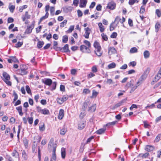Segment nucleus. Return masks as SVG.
Here are the masks:
<instances>
[{"label": "nucleus", "instance_id": "12", "mask_svg": "<svg viewBox=\"0 0 161 161\" xmlns=\"http://www.w3.org/2000/svg\"><path fill=\"white\" fill-rule=\"evenodd\" d=\"M31 17V15L28 14V11H26L25 15L22 16V19L23 21H25L26 19H30Z\"/></svg>", "mask_w": 161, "mask_h": 161}, {"label": "nucleus", "instance_id": "53", "mask_svg": "<svg viewBox=\"0 0 161 161\" xmlns=\"http://www.w3.org/2000/svg\"><path fill=\"white\" fill-rule=\"evenodd\" d=\"M33 118L32 117H29L28 118L27 120H28L29 123L30 124H32L33 122Z\"/></svg>", "mask_w": 161, "mask_h": 161}, {"label": "nucleus", "instance_id": "24", "mask_svg": "<svg viewBox=\"0 0 161 161\" xmlns=\"http://www.w3.org/2000/svg\"><path fill=\"white\" fill-rule=\"evenodd\" d=\"M89 103V102L88 101H86L84 103L82 108V109L83 111H85L86 108L88 105Z\"/></svg>", "mask_w": 161, "mask_h": 161}, {"label": "nucleus", "instance_id": "17", "mask_svg": "<svg viewBox=\"0 0 161 161\" xmlns=\"http://www.w3.org/2000/svg\"><path fill=\"white\" fill-rule=\"evenodd\" d=\"M56 156L53 155L52 156V157L51 158L50 161H49L48 157H45L44 159V161H56Z\"/></svg>", "mask_w": 161, "mask_h": 161}, {"label": "nucleus", "instance_id": "54", "mask_svg": "<svg viewBox=\"0 0 161 161\" xmlns=\"http://www.w3.org/2000/svg\"><path fill=\"white\" fill-rule=\"evenodd\" d=\"M23 42H19L16 44L15 47H19L22 46V45H23Z\"/></svg>", "mask_w": 161, "mask_h": 161}, {"label": "nucleus", "instance_id": "9", "mask_svg": "<svg viewBox=\"0 0 161 161\" xmlns=\"http://www.w3.org/2000/svg\"><path fill=\"white\" fill-rule=\"evenodd\" d=\"M126 100L125 99H123L120 101L118 103L115 104L113 107V108H116L120 106L123 105V104L125 102Z\"/></svg>", "mask_w": 161, "mask_h": 161}, {"label": "nucleus", "instance_id": "63", "mask_svg": "<svg viewBox=\"0 0 161 161\" xmlns=\"http://www.w3.org/2000/svg\"><path fill=\"white\" fill-rule=\"evenodd\" d=\"M57 102L60 104H62L64 102L62 98H58L57 99Z\"/></svg>", "mask_w": 161, "mask_h": 161}, {"label": "nucleus", "instance_id": "42", "mask_svg": "<svg viewBox=\"0 0 161 161\" xmlns=\"http://www.w3.org/2000/svg\"><path fill=\"white\" fill-rule=\"evenodd\" d=\"M67 130L64 128H62L60 130V133L61 135H64L66 133Z\"/></svg>", "mask_w": 161, "mask_h": 161}, {"label": "nucleus", "instance_id": "33", "mask_svg": "<svg viewBox=\"0 0 161 161\" xmlns=\"http://www.w3.org/2000/svg\"><path fill=\"white\" fill-rule=\"evenodd\" d=\"M119 22H121V19L120 17L117 16L116 17L114 22V23L116 22V25H117L119 24Z\"/></svg>", "mask_w": 161, "mask_h": 161}, {"label": "nucleus", "instance_id": "22", "mask_svg": "<svg viewBox=\"0 0 161 161\" xmlns=\"http://www.w3.org/2000/svg\"><path fill=\"white\" fill-rule=\"evenodd\" d=\"M69 51V45L66 44L62 48V52H67Z\"/></svg>", "mask_w": 161, "mask_h": 161}, {"label": "nucleus", "instance_id": "2", "mask_svg": "<svg viewBox=\"0 0 161 161\" xmlns=\"http://www.w3.org/2000/svg\"><path fill=\"white\" fill-rule=\"evenodd\" d=\"M3 77L4 78V79H3V80L9 86H11V83L9 80L10 79V77L9 75L6 72H3Z\"/></svg>", "mask_w": 161, "mask_h": 161}, {"label": "nucleus", "instance_id": "4", "mask_svg": "<svg viewBox=\"0 0 161 161\" xmlns=\"http://www.w3.org/2000/svg\"><path fill=\"white\" fill-rule=\"evenodd\" d=\"M85 33L83 36L86 39H88L89 37V35L91 31V30L88 27H87L84 29Z\"/></svg>", "mask_w": 161, "mask_h": 161}, {"label": "nucleus", "instance_id": "64", "mask_svg": "<svg viewBox=\"0 0 161 161\" xmlns=\"http://www.w3.org/2000/svg\"><path fill=\"white\" fill-rule=\"evenodd\" d=\"M78 15L79 17H81L82 16L83 14L82 12L80 10H77Z\"/></svg>", "mask_w": 161, "mask_h": 161}, {"label": "nucleus", "instance_id": "41", "mask_svg": "<svg viewBox=\"0 0 161 161\" xmlns=\"http://www.w3.org/2000/svg\"><path fill=\"white\" fill-rule=\"evenodd\" d=\"M67 20L66 19H65L62 22L60 23V27H64V25H66L67 23Z\"/></svg>", "mask_w": 161, "mask_h": 161}, {"label": "nucleus", "instance_id": "30", "mask_svg": "<svg viewBox=\"0 0 161 161\" xmlns=\"http://www.w3.org/2000/svg\"><path fill=\"white\" fill-rule=\"evenodd\" d=\"M143 55L144 58H147L149 57L150 53L148 51L146 50L144 52Z\"/></svg>", "mask_w": 161, "mask_h": 161}, {"label": "nucleus", "instance_id": "11", "mask_svg": "<svg viewBox=\"0 0 161 161\" xmlns=\"http://www.w3.org/2000/svg\"><path fill=\"white\" fill-rule=\"evenodd\" d=\"M134 80L132 79L131 80L130 82L127 83L125 87L127 89L131 87V89L132 87L135 86L134 85Z\"/></svg>", "mask_w": 161, "mask_h": 161}, {"label": "nucleus", "instance_id": "45", "mask_svg": "<svg viewBox=\"0 0 161 161\" xmlns=\"http://www.w3.org/2000/svg\"><path fill=\"white\" fill-rule=\"evenodd\" d=\"M144 6H145L142 5L141 7L140 11V13L143 14L144 12L145 11V7Z\"/></svg>", "mask_w": 161, "mask_h": 161}, {"label": "nucleus", "instance_id": "14", "mask_svg": "<svg viewBox=\"0 0 161 161\" xmlns=\"http://www.w3.org/2000/svg\"><path fill=\"white\" fill-rule=\"evenodd\" d=\"M96 109V104H93L88 107V111L91 112H94L95 111Z\"/></svg>", "mask_w": 161, "mask_h": 161}, {"label": "nucleus", "instance_id": "34", "mask_svg": "<svg viewBox=\"0 0 161 161\" xmlns=\"http://www.w3.org/2000/svg\"><path fill=\"white\" fill-rule=\"evenodd\" d=\"M139 0H129V4L132 5H133L135 3H138L139 2Z\"/></svg>", "mask_w": 161, "mask_h": 161}, {"label": "nucleus", "instance_id": "19", "mask_svg": "<svg viewBox=\"0 0 161 161\" xmlns=\"http://www.w3.org/2000/svg\"><path fill=\"white\" fill-rule=\"evenodd\" d=\"M64 116V110L63 109H61L60 110L58 118V119H62Z\"/></svg>", "mask_w": 161, "mask_h": 161}, {"label": "nucleus", "instance_id": "37", "mask_svg": "<svg viewBox=\"0 0 161 161\" xmlns=\"http://www.w3.org/2000/svg\"><path fill=\"white\" fill-rule=\"evenodd\" d=\"M44 42L43 41H39L37 44V46L39 48H41L44 45Z\"/></svg>", "mask_w": 161, "mask_h": 161}, {"label": "nucleus", "instance_id": "36", "mask_svg": "<svg viewBox=\"0 0 161 161\" xmlns=\"http://www.w3.org/2000/svg\"><path fill=\"white\" fill-rule=\"evenodd\" d=\"M68 38L67 36L64 35L63 36L62 38V42L63 43H66L68 42Z\"/></svg>", "mask_w": 161, "mask_h": 161}, {"label": "nucleus", "instance_id": "51", "mask_svg": "<svg viewBox=\"0 0 161 161\" xmlns=\"http://www.w3.org/2000/svg\"><path fill=\"white\" fill-rule=\"evenodd\" d=\"M52 88L51 90H53L55 89L57 85V83L56 82H54L52 83Z\"/></svg>", "mask_w": 161, "mask_h": 161}, {"label": "nucleus", "instance_id": "5", "mask_svg": "<svg viewBox=\"0 0 161 161\" xmlns=\"http://www.w3.org/2000/svg\"><path fill=\"white\" fill-rule=\"evenodd\" d=\"M34 23H33L31 25L27 26L26 29L25 31V33L27 34L31 33L32 32V30L34 28Z\"/></svg>", "mask_w": 161, "mask_h": 161}, {"label": "nucleus", "instance_id": "10", "mask_svg": "<svg viewBox=\"0 0 161 161\" xmlns=\"http://www.w3.org/2000/svg\"><path fill=\"white\" fill-rule=\"evenodd\" d=\"M8 62L9 63H17L19 62L18 60L14 56H11L10 57V58L8 60Z\"/></svg>", "mask_w": 161, "mask_h": 161}, {"label": "nucleus", "instance_id": "16", "mask_svg": "<svg viewBox=\"0 0 161 161\" xmlns=\"http://www.w3.org/2000/svg\"><path fill=\"white\" fill-rule=\"evenodd\" d=\"M87 3V1L84 0H80V7L83 8L86 7Z\"/></svg>", "mask_w": 161, "mask_h": 161}, {"label": "nucleus", "instance_id": "7", "mask_svg": "<svg viewBox=\"0 0 161 161\" xmlns=\"http://www.w3.org/2000/svg\"><path fill=\"white\" fill-rule=\"evenodd\" d=\"M142 81H141L139 79L138 81L136 83V85L132 87L131 89V90L130 91V93H131L133 92L137 88V87L142 83Z\"/></svg>", "mask_w": 161, "mask_h": 161}, {"label": "nucleus", "instance_id": "62", "mask_svg": "<svg viewBox=\"0 0 161 161\" xmlns=\"http://www.w3.org/2000/svg\"><path fill=\"white\" fill-rule=\"evenodd\" d=\"M128 24L130 26H133V23L132 20L130 19H129L128 20Z\"/></svg>", "mask_w": 161, "mask_h": 161}, {"label": "nucleus", "instance_id": "15", "mask_svg": "<svg viewBox=\"0 0 161 161\" xmlns=\"http://www.w3.org/2000/svg\"><path fill=\"white\" fill-rule=\"evenodd\" d=\"M95 53L98 57L101 56L103 52L101 51V49H97L95 50Z\"/></svg>", "mask_w": 161, "mask_h": 161}, {"label": "nucleus", "instance_id": "55", "mask_svg": "<svg viewBox=\"0 0 161 161\" xmlns=\"http://www.w3.org/2000/svg\"><path fill=\"white\" fill-rule=\"evenodd\" d=\"M13 95L14 96V101H15L18 99V96L17 94L14 91Z\"/></svg>", "mask_w": 161, "mask_h": 161}, {"label": "nucleus", "instance_id": "48", "mask_svg": "<svg viewBox=\"0 0 161 161\" xmlns=\"http://www.w3.org/2000/svg\"><path fill=\"white\" fill-rule=\"evenodd\" d=\"M15 7L14 5H10L9 6V8L11 12L13 13L14 12V9Z\"/></svg>", "mask_w": 161, "mask_h": 161}, {"label": "nucleus", "instance_id": "6", "mask_svg": "<svg viewBox=\"0 0 161 161\" xmlns=\"http://www.w3.org/2000/svg\"><path fill=\"white\" fill-rule=\"evenodd\" d=\"M115 3L113 2H111L108 3L107 8L113 10L115 8Z\"/></svg>", "mask_w": 161, "mask_h": 161}, {"label": "nucleus", "instance_id": "25", "mask_svg": "<svg viewBox=\"0 0 161 161\" xmlns=\"http://www.w3.org/2000/svg\"><path fill=\"white\" fill-rule=\"evenodd\" d=\"M98 94V92L96 91L95 90H93L92 95L90 97L91 98H96Z\"/></svg>", "mask_w": 161, "mask_h": 161}, {"label": "nucleus", "instance_id": "18", "mask_svg": "<svg viewBox=\"0 0 161 161\" xmlns=\"http://www.w3.org/2000/svg\"><path fill=\"white\" fill-rule=\"evenodd\" d=\"M154 149L153 147L151 145H147L145 147V149L147 152H150L153 151Z\"/></svg>", "mask_w": 161, "mask_h": 161}, {"label": "nucleus", "instance_id": "35", "mask_svg": "<svg viewBox=\"0 0 161 161\" xmlns=\"http://www.w3.org/2000/svg\"><path fill=\"white\" fill-rule=\"evenodd\" d=\"M157 78H158L157 80H158L161 78V67L158 71V74L155 77V78L156 79Z\"/></svg>", "mask_w": 161, "mask_h": 161}, {"label": "nucleus", "instance_id": "1", "mask_svg": "<svg viewBox=\"0 0 161 161\" xmlns=\"http://www.w3.org/2000/svg\"><path fill=\"white\" fill-rule=\"evenodd\" d=\"M56 147V145L54 144L53 139H51L48 143V148L50 150H52V155H54V156H56L55 152Z\"/></svg>", "mask_w": 161, "mask_h": 161}, {"label": "nucleus", "instance_id": "39", "mask_svg": "<svg viewBox=\"0 0 161 161\" xmlns=\"http://www.w3.org/2000/svg\"><path fill=\"white\" fill-rule=\"evenodd\" d=\"M115 66L116 64L114 62H113L110 64L108 65V67L109 69L114 68L115 67Z\"/></svg>", "mask_w": 161, "mask_h": 161}, {"label": "nucleus", "instance_id": "59", "mask_svg": "<svg viewBox=\"0 0 161 161\" xmlns=\"http://www.w3.org/2000/svg\"><path fill=\"white\" fill-rule=\"evenodd\" d=\"M69 97L68 95H64L62 97V100H63L64 102L66 101L68 99Z\"/></svg>", "mask_w": 161, "mask_h": 161}, {"label": "nucleus", "instance_id": "8", "mask_svg": "<svg viewBox=\"0 0 161 161\" xmlns=\"http://www.w3.org/2000/svg\"><path fill=\"white\" fill-rule=\"evenodd\" d=\"M85 125V122L82 121H80L78 123V128L80 130H82L84 128Z\"/></svg>", "mask_w": 161, "mask_h": 161}, {"label": "nucleus", "instance_id": "57", "mask_svg": "<svg viewBox=\"0 0 161 161\" xmlns=\"http://www.w3.org/2000/svg\"><path fill=\"white\" fill-rule=\"evenodd\" d=\"M12 155L14 157H16L18 155V152L15 150H14L12 153Z\"/></svg>", "mask_w": 161, "mask_h": 161}, {"label": "nucleus", "instance_id": "27", "mask_svg": "<svg viewBox=\"0 0 161 161\" xmlns=\"http://www.w3.org/2000/svg\"><path fill=\"white\" fill-rule=\"evenodd\" d=\"M21 70H20V74L22 75H26L27 73V71H26V69H23V68H21Z\"/></svg>", "mask_w": 161, "mask_h": 161}, {"label": "nucleus", "instance_id": "47", "mask_svg": "<svg viewBox=\"0 0 161 161\" xmlns=\"http://www.w3.org/2000/svg\"><path fill=\"white\" fill-rule=\"evenodd\" d=\"M92 71L93 73H96L97 71V69L96 66H93L92 68Z\"/></svg>", "mask_w": 161, "mask_h": 161}, {"label": "nucleus", "instance_id": "56", "mask_svg": "<svg viewBox=\"0 0 161 161\" xmlns=\"http://www.w3.org/2000/svg\"><path fill=\"white\" fill-rule=\"evenodd\" d=\"M101 36L103 39L105 41H107L108 40V37L106 35L104 34V33L101 34Z\"/></svg>", "mask_w": 161, "mask_h": 161}, {"label": "nucleus", "instance_id": "58", "mask_svg": "<svg viewBox=\"0 0 161 161\" xmlns=\"http://www.w3.org/2000/svg\"><path fill=\"white\" fill-rule=\"evenodd\" d=\"M117 33L115 32H114L112 33V35H111L110 37L112 38H116L117 36Z\"/></svg>", "mask_w": 161, "mask_h": 161}, {"label": "nucleus", "instance_id": "43", "mask_svg": "<svg viewBox=\"0 0 161 161\" xmlns=\"http://www.w3.org/2000/svg\"><path fill=\"white\" fill-rule=\"evenodd\" d=\"M54 11L55 8L54 7H51L50 8V12L51 14L52 15H53L54 14Z\"/></svg>", "mask_w": 161, "mask_h": 161}, {"label": "nucleus", "instance_id": "13", "mask_svg": "<svg viewBox=\"0 0 161 161\" xmlns=\"http://www.w3.org/2000/svg\"><path fill=\"white\" fill-rule=\"evenodd\" d=\"M42 81L45 85L48 86H50L52 83V81L50 79H46L44 80H42Z\"/></svg>", "mask_w": 161, "mask_h": 161}, {"label": "nucleus", "instance_id": "44", "mask_svg": "<svg viewBox=\"0 0 161 161\" xmlns=\"http://www.w3.org/2000/svg\"><path fill=\"white\" fill-rule=\"evenodd\" d=\"M156 13L158 17H160L161 16V11L159 9H157L156 10Z\"/></svg>", "mask_w": 161, "mask_h": 161}, {"label": "nucleus", "instance_id": "32", "mask_svg": "<svg viewBox=\"0 0 161 161\" xmlns=\"http://www.w3.org/2000/svg\"><path fill=\"white\" fill-rule=\"evenodd\" d=\"M22 157L25 160H27L28 158V156L25 152L24 150H23L22 151Z\"/></svg>", "mask_w": 161, "mask_h": 161}, {"label": "nucleus", "instance_id": "46", "mask_svg": "<svg viewBox=\"0 0 161 161\" xmlns=\"http://www.w3.org/2000/svg\"><path fill=\"white\" fill-rule=\"evenodd\" d=\"M83 42L86 45L88 46L87 47L90 48L91 45L90 43L87 40H85Z\"/></svg>", "mask_w": 161, "mask_h": 161}, {"label": "nucleus", "instance_id": "52", "mask_svg": "<svg viewBox=\"0 0 161 161\" xmlns=\"http://www.w3.org/2000/svg\"><path fill=\"white\" fill-rule=\"evenodd\" d=\"M39 130L41 131H43L45 130V126L44 124H43L39 126Z\"/></svg>", "mask_w": 161, "mask_h": 161}, {"label": "nucleus", "instance_id": "29", "mask_svg": "<svg viewBox=\"0 0 161 161\" xmlns=\"http://www.w3.org/2000/svg\"><path fill=\"white\" fill-rule=\"evenodd\" d=\"M147 75L146 73H144L139 78L141 81H143L147 77Z\"/></svg>", "mask_w": 161, "mask_h": 161}, {"label": "nucleus", "instance_id": "40", "mask_svg": "<svg viewBox=\"0 0 161 161\" xmlns=\"http://www.w3.org/2000/svg\"><path fill=\"white\" fill-rule=\"evenodd\" d=\"M74 25H71L70 26L69 29L66 31V32L68 33H71L74 30Z\"/></svg>", "mask_w": 161, "mask_h": 161}, {"label": "nucleus", "instance_id": "60", "mask_svg": "<svg viewBox=\"0 0 161 161\" xmlns=\"http://www.w3.org/2000/svg\"><path fill=\"white\" fill-rule=\"evenodd\" d=\"M90 91L88 89L85 88L83 90V92L86 94L90 93Z\"/></svg>", "mask_w": 161, "mask_h": 161}, {"label": "nucleus", "instance_id": "28", "mask_svg": "<svg viewBox=\"0 0 161 161\" xmlns=\"http://www.w3.org/2000/svg\"><path fill=\"white\" fill-rule=\"evenodd\" d=\"M94 47L95 48V49H101V47L100 46L99 44L97 42H95L94 45Z\"/></svg>", "mask_w": 161, "mask_h": 161}, {"label": "nucleus", "instance_id": "21", "mask_svg": "<svg viewBox=\"0 0 161 161\" xmlns=\"http://www.w3.org/2000/svg\"><path fill=\"white\" fill-rule=\"evenodd\" d=\"M16 109L17 110L20 115L22 116L23 115V113L22 112V106H20L16 107Z\"/></svg>", "mask_w": 161, "mask_h": 161}, {"label": "nucleus", "instance_id": "50", "mask_svg": "<svg viewBox=\"0 0 161 161\" xmlns=\"http://www.w3.org/2000/svg\"><path fill=\"white\" fill-rule=\"evenodd\" d=\"M26 90L28 93L29 94L31 93V90L29 86L27 85L26 86Z\"/></svg>", "mask_w": 161, "mask_h": 161}, {"label": "nucleus", "instance_id": "26", "mask_svg": "<svg viewBox=\"0 0 161 161\" xmlns=\"http://www.w3.org/2000/svg\"><path fill=\"white\" fill-rule=\"evenodd\" d=\"M98 25L100 28V31L101 32H103L105 30V28L103 26L102 24L101 23H99L98 24Z\"/></svg>", "mask_w": 161, "mask_h": 161}, {"label": "nucleus", "instance_id": "49", "mask_svg": "<svg viewBox=\"0 0 161 161\" xmlns=\"http://www.w3.org/2000/svg\"><path fill=\"white\" fill-rule=\"evenodd\" d=\"M49 8H50V6L49 5H47L46 6L45 8V11L46 12V14H47V15H49L48 11L49 10Z\"/></svg>", "mask_w": 161, "mask_h": 161}, {"label": "nucleus", "instance_id": "38", "mask_svg": "<svg viewBox=\"0 0 161 161\" xmlns=\"http://www.w3.org/2000/svg\"><path fill=\"white\" fill-rule=\"evenodd\" d=\"M41 114H49V111L48 110L45 108L42 109Z\"/></svg>", "mask_w": 161, "mask_h": 161}, {"label": "nucleus", "instance_id": "31", "mask_svg": "<svg viewBox=\"0 0 161 161\" xmlns=\"http://www.w3.org/2000/svg\"><path fill=\"white\" fill-rule=\"evenodd\" d=\"M137 52V49L136 47H133L131 48L130 50V53H136Z\"/></svg>", "mask_w": 161, "mask_h": 161}, {"label": "nucleus", "instance_id": "3", "mask_svg": "<svg viewBox=\"0 0 161 161\" xmlns=\"http://www.w3.org/2000/svg\"><path fill=\"white\" fill-rule=\"evenodd\" d=\"M90 47H87L86 46L82 45L80 47V51L82 52L86 53H90L91 52Z\"/></svg>", "mask_w": 161, "mask_h": 161}, {"label": "nucleus", "instance_id": "61", "mask_svg": "<svg viewBox=\"0 0 161 161\" xmlns=\"http://www.w3.org/2000/svg\"><path fill=\"white\" fill-rule=\"evenodd\" d=\"M149 155L148 153H147L144 154H140V155L142 156V157L143 158H146Z\"/></svg>", "mask_w": 161, "mask_h": 161}, {"label": "nucleus", "instance_id": "20", "mask_svg": "<svg viewBox=\"0 0 161 161\" xmlns=\"http://www.w3.org/2000/svg\"><path fill=\"white\" fill-rule=\"evenodd\" d=\"M61 154L62 158L64 159L66 156V150L65 149L64 147H62L61 149Z\"/></svg>", "mask_w": 161, "mask_h": 161}, {"label": "nucleus", "instance_id": "23", "mask_svg": "<svg viewBox=\"0 0 161 161\" xmlns=\"http://www.w3.org/2000/svg\"><path fill=\"white\" fill-rule=\"evenodd\" d=\"M106 128H101L96 131V133L97 134H101L104 133L106 130Z\"/></svg>", "mask_w": 161, "mask_h": 161}]
</instances>
